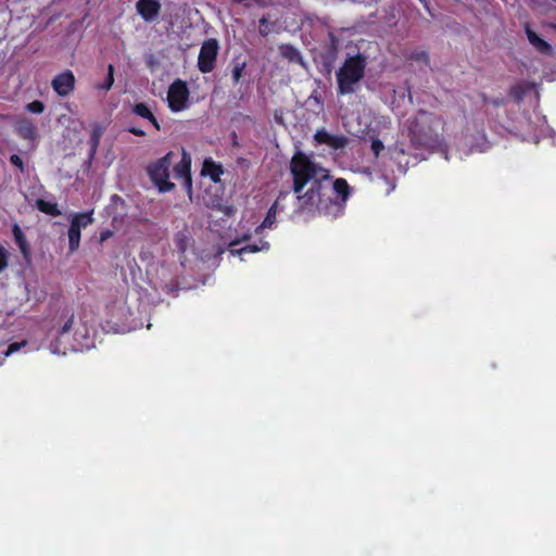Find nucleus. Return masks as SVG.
<instances>
[{
	"instance_id": "25",
	"label": "nucleus",
	"mask_w": 556,
	"mask_h": 556,
	"mask_svg": "<svg viewBox=\"0 0 556 556\" xmlns=\"http://www.w3.org/2000/svg\"><path fill=\"white\" fill-rule=\"evenodd\" d=\"M245 67V63H237L233 68H232V79L235 81V84H238L241 76H242V72Z\"/></svg>"
},
{
	"instance_id": "7",
	"label": "nucleus",
	"mask_w": 556,
	"mask_h": 556,
	"mask_svg": "<svg viewBox=\"0 0 556 556\" xmlns=\"http://www.w3.org/2000/svg\"><path fill=\"white\" fill-rule=\"evenodd\" d=\"M290 198L289 192H280L277 200L274 202V204L269 207L266 217L264 218L263 223L256 227L255 233L260 235L264 229H271L276 224V216L279 212L285 211L286 204L285 201Z\"/></svg>"
},
{
	"instance_id": "22",
	"label": "nucleus",
	"mask_w": 556,
	"mask_h": 556,
	"mask_svg": "<svg viewBox=\"0 0 556 556\" xmlns=\"http://www.w3.org/2000/svg\"><path fill=\"white\" fill-rule=\"evenodd\" d=\"M114 84V66L109 65L108 67V77L103 85L98 86L100 89L110 90Z\"/></svg>"
},
{
	"instance_id": "13",
	"label": "nucleus",
	"mask_w": 556,
	"mask_h": 556,
	"mask_svg": "<svg viewBox=\"0 0 556 556\" xmlns=\"http://www.w3.org/2000/svg\"><path fill=\"white\" fill-rule=\"evenodd\" d=\"M526 35L529 42L540 52L548 53L551 52V46L544 39H542L534 30H532L529 26H526Z\"/></svg>"
},
{
	"instance_id": "6",
	"label": "nucleus",
	"mask_w": 556,
	"mask_h": 556,
	"mask_svg": "<svg viewBox=\"0 0 556 556\" xmlns=\"http://www.w3.org/2000/svg\"><path fill=\"white\" fill-rule=\"evenodd\" d=\"M219 46L216 39L205 40L200 49L198 67L201 73H211L215 67Z\"/></svg>"
},
{
	"instance_id": "15",
	"label": "nucleus",
	"mask_w": 556,
	"mask_h": 556,
	"mask_svg": "<svg viewBox=\"0 0 556 556\" xmlns=\"http://www.w3.org/2000/svg\"><path fill=\"white\" fill-rule=\"evenodd\" d=\"M93 222L92 213H79L73 216L71 226L81 230Z\"/></svg>"
},
{
	"instance_id": "29",
	"label": "nucleus",
	"mask_w": 556,
	"mask_h": 556,
	"mask_svg": "<svg viewBox=\"0 0 556 556\" xmlns=\"http://www.w3.org/2000/svg\"><path fill=\"white\" fill-rule=\"evenodd\" d=\"M10 161L14 166L18 167L22 172L24 170L23 160L21 159V156H18L17 154H13L10 157Z\"/></svg>"
},
{
	"instance_id": "8",
	"label": "nucleus",
	"mask_w": 556,
	"mask_h": 556,
	"mask_svg": "<svg viewBox=\"0 0 556 556\" xmlns=\"http://www.w3.org/2000/svg\"><path fill=\"white\" fill-rule=\"evenodd\" d=\"M251 239V233H244L242 237L232 240L229 243V253L233 256H240L243 261V255L245 253H256L260 251H267L269 249V243L267 241H261L260 244H248L243 248L237 249L236 247L243 241H248Z\"/></svg>"
},
{
	"instance_id": "18",
	"label": "nucleus",
	"mask_w": 556,
	"mask_h": 556,
	"mask_svg": "<svg viewBox=\"0 0 556 556\" xmlns=\"http://www.w3.org/2000/svg\"><path fill=\"white\" fill-rule=\"evenodd\" d=\"M76 341H77V345H75L73 349L78 351V350H84V349H89L92 346V342L90 341V334H89V331L85 329L84 333H78L76 332Z\"/></svg>"
},
{
	"instance_id": "5",
	"label": "nucleus",
	"mask_w": 556,
	"mask_h": 556,
	"mask_svg": "<svg viewBox=\"0 0 556 556\" xmlns=\"http://www.w3.org/2000/svg\"><path fill=\"white\" fill-rule=\"evenodd\" d=\"M167 102L172 112H181L189 105V89L180 79L175 80L168 88Z\"/></svg>"
},
{
	"instance_id": "31",
	"label": "nucleus",
	"mask_w": 556,
	"mask_h": 556,
	"mask_svg": "<svg viewBox=\"0 0 556 556\" xmlns=\"http://www.w3.org/2000/svg\"><path fill=\"white\" fill-rule=\"evenodd\" d=\"M14 235H15L17 241H20L22 243L23 236H22L21 229L17 226H15V228H14Z\"/></svg>"
},
{
	"instance_id": "32",
	"label": "nucleus",
	"mask_w": 556,
	"mask_h": 556,
	"mask_svg": "<svg viewBox=\"0 0 556 556\" xmlns=\"http://www.w3.org/2000/svg\"><path fill=\"white\" fill-rule=\"evenodd\" d=\"M536 5H544L548 3V0H531Z\"/></svg>"
},
{
	"instance_id": "11",
	"label": "nucleus",
	"mask_w": 556,
	"mask_h": 556,
	"mask_svg": "<svg viewBox=\"0 0 556 556\" xmlns=\"http://www.w3.org/2000/svg\"><path fill=\"white\" fill-rule=\"evenodd\" d=\"M136 10L146 22L151 23L157 18L161 3L157 0H138Z\"/></svg>"
},
{
	"instance_id": "20",
	"label": "nucleus",
	"mask_w": 556,
	"mask_h": 556,
	"mask_svg": "<svg viewBox=\"0 0 556 556\" xmlns=\"http://www.w3.org/2000/svg\"><path fill=\"white\" fill-rule=\"evenodd\" d=\"M204 172L210 175L213 180H218L219 176L223 174V169L219 165L214 164L211 161L204 162Z\"/></svg>"
},
{
	"instance_id": "36",
	"label": "nucleus",
	"mask_w": 556,
	"mask_h": 556,
	"mask_svg": "<svg viewBox=\"0 0 556 556\" xmlns=\"http://www.w3.org/2000/svg\"><path fill=\"white\" fill-rule=\"evenodd\" d=\"M552 27L556 30V26L553 25Z\"/></svg>"
},
{
	"instance_id": "30",
	"label": "nucleus",
	"mask_w": 556,
	"mask_h": 556,
	"mask_svg": "<svg viewBox=\"0 0 556 556\" xmlns=\"http://www.w3.org/2000/svg\"><path fill=\"white\" fill-rule=\"evenodd\" d=\"M129 131L136 136H144L146 132L142 130V129H139V128H130Z\"/></svg>"
},
{
	"instance_id": "16",
	"label": "nucleus",
	"mask_w": 556,
	"mask_h": 556,
	"mask_svg": "<svg viewBox=\"0 0 556 556\" xmlns=\"http://www.w3.org/2000/svg\"><path fill=\"white\" fill-rule=\"evenodd\" d=\"M281 55L288 59L290 62L303 64V59L299 50L292 46L285 45L280 47Z\"/></svg>"
},
{
	"instance_id": "2",
	"label": "nucleus",
	"mask_w": 556,
	"mask_h": 556,
	"mask_svg": "<svg viewBox=\"0 0 556 556\" xmlns=\"http://www.w3.org/2000/svg\"><path fill=\"white\" fill-rule=\"evenodd\" d=\"M366 64V58L362 54L349 56L344 61L336 74L340 94H350L357 90L364 77Z\"/></svg>"
},
{
	"instance_id": "14",
	"label": "nucleus",
	"mask_w": 556,
	"mask_h": 556,
	"mask_svg": "<svg viewBox=\"0 0 556 556\" xmlns=\"http://www.w3.org/2000/svg\"><path fill=\"white\" fill-rule=\"evenodd\" d=\"M132 112L140 116V117H143L148 121H150L152 123V125L159 130L161 127H160V124L159 122L156 121L155 116L153 115V113L151 112V110L148 108V105H146L144 103H138L134 106L132 109Z\"/></svg>"
},
{
	"instance_id": "35",
	"label": "nucleus",
	"mask_w": 556,
	"mask_h": 556,
	"mask_svg": "<svg viewBox=\"0 0 556 556\" xmlns=\"http://www.w3.org/2000/svg\"><path fill=\"white\" fill-rule=\"evenodd\" d=\"M260 23H261V25H265V26H266L267 21H266V18H261V20H260Z\"/></svg>"
},
{
	"instance_id": "1",
	"label": "nucleus",
	"mask_w": 556,
	"mask_h": 556,
	"mask_svg": "<svg viewBox=\"0 0 556 556\" xmlns=\"http://www.w3.org/2000/svg\"><path fill=\"white\" fill-rule=\"evenodd\" d=\"M290 170L293 177L295 211L319 213L338 217L343 213L350 197V187L345 179L338 178L328 187V169L302 152L292 156Z\"/></svg>"
},
{
	"instance_id": "9",
	"label": "nucleus",
	"mask_w": 556,
	"mask_h": 556,
	"mask_svg": "<svg viewBox=\"0 0 556 556\" xmlns=\"http://www.w3.org/2000/svg\"><path fill=\"white\" fill-rule=\"evenodd\" d=\"M75 81L73 72L65 70L52 79L51 86L60 97H66L74 90Z\"/></svg>"
},
{
	"instance_id": "21",
	"label": "nucleus",
	"mask_w": 556,
	"mask_h": 556,
	"mask_svg": "<svg viewBox=\"0 0 556 556\" xmlns=\"http://www.w3.org/2000/svg\"><path fill=\"white\" fill-rule=\"evenodd\" d=\"M348 138L345 136L331 135L328 147L332 149H342L346 146Z\"/></svg>"
},
{
	"instance_id": "24",
	"label": "nucleus",
	"mask_w": 556,
	"mask_h": 556,
	"mask_svg": "<svg viewBox=\"0 0 556 556\" xmlns=\"http://www.w3.org/2000/svg\"><path fill=\"white\" fill-rule=\"evenodd\" d=\"M26 110L34 114H40L45 110V104L39 100H35L26 105Z\"/></svg>"
},
{
	"instance_id": "34",
	"label": "nucleus",
	"mask_w": 556,
	"mask_h": 556,
	"mask_svg": "<svg viewBox=\"0 0 556 556\" xmlns=\"http://www.w3.org/2000/svg\"><path fill=\"white\" fill-rule=\"evenodd\" d=\"M260 34L262 36H266L267 35V29L265 27H260Z\"/></svg>"
},
{
	"instance_id": "33",
	"label": "nucleus",
	"mask_w": 556,
	"mask_h": 556,
	"mask_svg": "<svg viewBox=\"0 0 556 556\" xmlns=\"http://www.w3.org/2000/svg\"><path fill=\"white\" fill-rule=\"evenodd\" d=\"M394 151H396L397 153H401V154L405 153L404 149L402 147H399V146L394 147Z\"/></svg>"
},
{
	"instance_id": "4",
	"label": "nucleus",
	"mask_w": 556,
	"mask_h": 556,
	"mask_svg": "<svg viewBox=\"0 0 556 556\" xmlns=\"http://www.w3.org/2000/svg\"><path fill=\"white\" fill-rule=\"evenodd\" d=\"M169 156L170 154L165 155L148 169L151 180L162 192L170 191L174 188V184L168 180Z\"/></svg>"
},
{
	"instance_id": "17",
	"label": "nucleus",
	"mask_w": 556,
	"mask_h": 556,
	"mask_svg": "<svg viewBox=\"0 0 556 556\" xmlns=\"http://www.w3.org/2000/svg\"><path fill=\"white\" fill-rule=\"evenodd\" d=\"M37 208L51 216L61 215V211L58 208V204L51 201L38 200L36 202Z\"/></svg>"
},
{
	"instance_id": "12",
	"label": "nucleus",
	"mask_w": 556,
	"mask_h": 556,
	"mask_svg": "<svg viewBox=\"0 0 556 556\" xmlns=\"http://www.w3.org/2000/svg\"><path fill=\"white\" fill-rule=\"evenodd\" d=\"M16 131L20 137L29 141H35L38 136L37 127L27 118H21L17 121Z\"/></svg>"
},
{
	"instance_id": "10",
	"label": "nucleus",
	"mask_w": 556,
	"mask_h": 556,
	"mask_svg": "<svg viewBox=\"0 0 556 556\" xmlns=\"http://www.w3.org/2000/svg\"><path fill=\"white\" fill-rule=\"evenodd\" d=\"M191 156L182 150V157L174 167V177L182 184V186L190 191L192 187L191 174Z\"/></svg>"
},
{
	"instance_id": "3",
	"label": "nucleus",
	"mask_w": 556,
	"mask_h": 556,
	"mask_svg": "<svg viewBox=\"0 0 556 556\" xmlns=\"http://www.w3.org/2000/svg\"><path fill=\"white\" fill-rule=\"evenodd\" d=\"M441 128V121L431 113L419 112L409 126L410 132L419 138H431Z\"/></svg>"
},
{
	"instance_id": "19",
	"label": "nucleus",
	"mask_w": 556,
	"mask_h": 556,
	"mask_svg": "<svg viewBox=\"0 0 556 556\" xmlns=\"http://www.w3.org/2000/svg\"><path fill=\"white\" fill-rule=\"evenodd\" d=\"M80 231L73 226H70L68 229V243L71 252H74L78 249L80 242Z\"/></svg>"
},
{
	"instance_id": "23",
	"label": "nucleus",
	"mask_w": 556,
	"mask_h": 556,
	"mask_svg": "<svg viewBox=\"0 0 556 556\" xmlns=\"http://www.w3.org/2000/svg\"><path fill=\"white\" fill-rule=\"evenodd\" d=\"M330 137L331 134H329L325 129H318L314 135V139L316 140L317 143L327 146L329 143Z\"/></svg>"
},
{
	"instance_id": "26",
	"label": "nucleus",
	"mask_w": 556,
	"mask_h": 556,
	"mask_svg": "<svg viewBox=\"0 0 556 556\" xmlns=\"http://www.w3.org/2000/svg\"><path fill=\"white\" fill-rule=\"evenodd\" d=\"M8 251L0 244V273L3 271L8 266Z\"/></svg>"
},
{
	"instance_id": "28",
	"label": "nucleus",
	"mask_w": 556,
	"mask_h": 556,
	"mask_svg": "<svg viewBox=\"0 0 556 556\" xmlns=\"http://www.w3.org/2000/svg\"><path fill=\"white\" fill-rule=\"evenodd\" d=\"M73 316H70L67 318V320L65 321V324L62 326L61 328V331H60V336L63 337L64 334H66L73 327Z\"/></svg>"
},
{
	"instance_id": "27",
	"label": "nucleus",
	"mask_w": 556,
	"mask_h": 556,
	"mask_svg": "<svg viewBox=\"0 0 556 556\" xmlns=\"http://www.w3.org/2000/svg\"><path fill=\"white\" fill-rule=\"evenodd\" d=\"M384 149L383 142L379 139H372L371 141V150L376 156Z\"/></svg>"
}]
</instances>
